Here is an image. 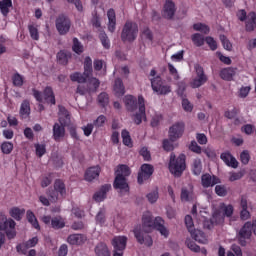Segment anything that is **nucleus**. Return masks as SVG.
I'll use <instances>...</instances> for the list:
<instances>
[{
  "mask_svg": "<svg viewBox=\"0 0 256 256\" xmlns=\"http://www.w3.org/2000/svg\"><path fill=\"white\" fill-rule=\"evenodd\" d=\"M142 228L146 233H149L151 229H156L159 233L167 239L169 237V229L165 227V220L161 216H157L153 220L151 212H145L142 216Z\"/></svg>",
  "mask_w": 256,
  "mask_h": 256,
  "instance_id": "1",
  "label": "nucleus"
},
{
  "mask_svg": "<svg viewBox=\"0 0 256 256\" xmlns=\"http://www.w3.org/2000/svg\"><path fill=\"white\" fill-rule=\"evenodd\" d=\"M185 161V154H180L178 157L175 155V153L170 154L168 169L170 173L174 175V177H181L183 175V171H185L187 168Z\"/></svg>",
  "mask_w": 256,
  "mask_h": 256,
  "instance_id": "2",
  "label": "nucleus"
},
{
  "mask_svg": "<svg viewBox=\"0 0 256 256\" xmlns=\"http://www.w3.org/2000/svg\"><path fill=\"white\" fill-rule=\"evenodd\" d=\"M139 35V25L136 22L127 20L122 28L121 41L123 43H133Z\"/></svg>",
  "mask_w": 256,
  "mask_h": 256,
  "instance_id": "3",
  "label": "nucleus"
},
{
  "mask_svg": "<svg viewBox=\"0 0 256 256\" xmlns=\"http://www.w3.org/2000/svg\"><path fill=\"white\" fill-rule=\"evenodd\" d=\"M17 226V223L12 218H7V216L3 213H0V231H3L11 241L12 239H15L17 237V230L15 227Z\"/></svg>",
  "mask_w": 256,
  "mask_h": 256,
  "instance_id": "4",
  "label": "nucleus"
},
{
  "mask_svg": "<svg viewBox=\"0 0 256 256\" xmlns=\"http://www.w3.org/2000/svg\"><path fill=\"white\" fill-rule=\"evenodd\" d=\"M157 75V70L152 69L150 71V83L153 91L157 93V95H169L171 93V86L167 84H163V79Z\"/></svg>",
  "mask_w": 256,
  "mask_h": 256,
  "instance_id": "5",
  "label": "nucleus"
},
{
  "mask_svg": "<svg viewBox=\"0 0 256 256\" xmlns=\"http://www.w3.org/2000/svg\"><path fill=\"white\" fill-rule=\"evenodd\" d=\"M256 235V220L245 222L238 232V241L241 247L247 246V240Z\"/></svg>",
  "mask_w": 256,
  "mask_h": 256,
  "instance_id": "6",
  "label": "nucleus"
},
{
  "mask_svg": "<svg viewBox=\"0 0 256 256\" xmlns=\"http://www.w3.org/2000/svg\"><path fill=\"white\" fill-rule=\"evenodd\" d=\"M69 125V122H65L63 119V116H60L59 123H54L53 125V139L56 141V143H59L61 139L65 138V127Z\"/></svg>",
  "mask_w": 256,
  "mask_h": 256,
  "instance_id": "7",
  "label": "nucleus"
},
{
  "mask_svg": "<svg viewBox=\"0 0 256 256\" xmlns=\"http://www.w3.org/2000/svg\"><path fill=\"white\" fill-rule=\"evenodd\" d=\"M195 71L197 76L191 81L190 87H192V89H199V87L205 85L208 78L207 75H205V70H203V67L197 65L195 66Z\"/></svg>",
  "mask_w": 256,
  "mask_h": 256,
  "instance_id": "8",
  "label": "nucleus"
},
{
  "mask_svg": "<svg viewBox=\"0 0 256 256\" xmlns=\"http://www.w3.org/2000/svg\"><path fill=\"white\" fill-rule=\"evenodd\" d=\"M134 237L140 245H146V247H151L153 245V238L150 235H145L141 229V225L136 226L133 229Z\"/></svg>",
  "mask_w": 256,
  "mask_h": 256,
  "instance_id": "9",
  "label": "nucleus"
},
{
  "mask_svg": "<svg viewBox=\"0 0 256 256\" xmlns=\"http://www.w3.org/2000/svg\"><path fill=\"white\" fill-rule=\"evenodd\" d=\"M56 29L59 35H67L71 29V20L65 15H60L56 19Z\"/></svg>",
  "mask_w": 256,
  "mask_h": 256,
  "instance_id": "10",
  "label": "nucleus"
},
{
  "mask_svg": "<svg viewBox=\"0 0 256 256\" xmlns=\"http://www.w3.org/2000/svg\"><path fill=\"white\" fill-rule=\"evenodd\" d=\"M155 168L151 164H142L140 168V172L138 173L137 181L139 185H143L145 181L151 179V175H153Z\"/></svg>",
  "mask_w": 256,
  "mask_h": 256,
  "instance_id": "11",
  "label": "nucleus"
},
{
  "mask_svg": "<svg viewBox=\"0 0 256 256\" xmlns=\"http://www.w3.org/2000/svg\"><path fill=\"white\" fill-rule=\"evenodd\" d=\"M183 133H185V123L176 122L169 129L170 141H177V139H181V137H183Z\"/></svg>",
  "mask_w": 256,
  "mask_h": 256,
  "instance_id": "12",
  "label": "nucleus"
},
{
  "mask_svg": "<svg viewBox=\"0 0 256 256\" xmlns=\"http://www.w3.org/2000/svg\"><path fill=\"white\" fill-rule=\"evenodd\" d=\"M139 112L134 115L133 121L136 125H141L144 121H147V114H145V98L138 96Z\"/></svg>",
  "mask_w": 256,
  "mask_h": 256,
  "instance_id": "13",
  "label": "nucleus"
},
{
  "mask_svg": "<svg viewBox=\"0 0 256 256\" xmlns=\"http://www.w3.org/2000/svg\"><path fill=\"white\" fill-rule=\"evenodd\" d=\"M114 189H119L120 195L123 196L125 193H129V184L127 183V178L121 175H116L114 183Z\"/></svg>",
  "mask_w": 256,
  "mask_h": 256,
  "instance_id": "14",
  "label": "nucleus"
},
{
  "mask_svg": "<svg viewBox=\"0 0 256 256\" xmlns=\"http://www.w3.org/2000/svg\"><path fill=\"white\" fill-rule=\"evenodd\" d=\"M39 243V238L33 237L26 242L20 243L16 246L17 253L21 255H27V251L31 249V247H35Z\"/></svg>",
  "mask_w": 256,
  "mask_h": 256,
  "instance_id": "15",
  "label": "nucleus"
},
{
  "mask_svg": "<svg viewBox=\"0 0 256 256\" xmlns=\"http://www.w3.org/2000/svg\"><path fill=\"white\" fill-rule=\"evenodd\" d=\"M175 11H177L175 2L166 0L163 7V17H165V19H173V17H175Z\"/></svg>",
  "mask_w": 256,
  "mask_h": 256,
  "instance_id": "16",
  "label": "nucleus"
},
{
  "mask_svg": "<svg viewBox=\"0 0 256 256\" xmlns=\"http://www.w3.org/2000/svg\"><path fill=\"white\" fill-rule=\"evenodd\" d=\"M112 247L115 251H125L127 247V236H115L112 239Z\"/></svg>",
  "mask_w": 256,
  "mask_h": 256,
  "instance_id": "17",
  "label": "nucleus"
},
{
  "mask_svg": "<svg viewBox=\"0 0 256 256\" xmlns=\"http://www.w3.org/2000/svg\"><path fill=\"white\" fill-rule=\"evenodd\" d=\"M101 174V167L92 166L88 168L84 174L85 181H94V179H99V175Z\"/></svg>",
  "mask_w": 256,
  "mask_h": 256,
  "instance_id": "18",
  "label": "nucleus"
},
{
  "mask_svg": "<svg viewBox=\"0 0 256 256\" xmlns=\"http://www.w3.org/2000/svg\"><path fill=\"white\" fill-rule=\"evenodd\" d=\"M190 235L194 241H197V243H201L202 245H207L209 243V240L207 239V234L199 229H194L190 231Z\"/></svg>",
  "mask_w": 256,
  "mask_h": 256,
  "instance_id": "19",
  "label": "nucleus"
},
{
  "mask_svg": "<svg viewBox=\"0 0 256 256\" xmlns=\"http://www.w3.org/2000/svg\"><path fill=\"white\" fill-rule=\"evenodd\" d=\"M108 18V31L110 33H115V29H117V15L115 14V9L110 8L107 11Z\"/></svg>",
  "mask_w": 256,
  "mask_h": 256,
  "instance_id": "20",
  "label": "nucleus"
},
{
  "mask_svg": "<svg viewBox=\"0 0 256 256\" xmlns=\"http://www.w3.org/2000/svg\"><path fill=\"white\" fill-rule=\"evenodd\" d=\"M220 159L225 162V165H227L228 167H232V169H237L239 167V162L229 152H223L220 155Z\"/></svg>",
  "mask_w": 256,
  "mask_h": 256,
  "instance_id": "21",
  "label": "nucleus"
},
{
  "mask_svg": "<svg viewBox=\"0 0 256 256\" xmlns=\"http://www.w3.org/2000/svg\"><path fill=\"white\" fill-rule=\"evenodd\" d=\"M111 191V184H105L101 186L100 190L96 192L93 196L94 201H97V203H101V201H105L107 198V193Z\"/></svg>",
  "mask_w": 256,
  "mask_h": 256,
  "instance_id": "22",
  "label": "nucleus"
},
{
  "mask_svg": "<svg viewBox=\"0 0 256 256\" xmlns=\"http://www.w3.org/2000/svg\"><path fill=\"white\" fill-rule=\"evenodd\" d=\"M181 201H195V192L193 191V186L183 187L180 194Z\"/></svg>",
  "mask_w": 256,
  "mask_h": 256,
  "instance_id": "23",
  "label": "nucleus"
},
{
  "mask_svg": "<svg viewBox=\"0 0 256 256\" xmlns=\"http://www.w3.org/2000/svg\"><path fill=\"white\" fill-rule=\"evenodd\" d=\"M201 183H202V187H204V189H207L209 187H213L215 185H217V183H219V178H217L216 176H210V174H203L201 177Z\"/></svg>",
  "mask_w": 256,
  "mask_h": 256,
  "instance_id": "24",
  "label": "nucleus"
},
{
  "mask_svg": "<svg viewBox=\"0 0 256 256\" xmlns=\"http://www.w3.org/2000/svg\"><path fill=\"white\" fill-rule=\"evenodd\" d=\"M71 57H73L71 52L67 50H60L56 55L57 63H59V65H64V66L68 65L69 59H71Z\"/></svg>",
  "mask_w": 256,
  "mask_h": 256,
  "instance_id": "25",
  "label": "nucleus"
},
{
  "mask_svg": "<svg viewBox=\"0 0 256 256\" xmlns=\"http://www.w3.org/2000/svg\"><path fill=\"white\" fill-rule=\"evenodd\" d=\"M256 28V13L255 12H250L248 14V18L245 21V31L247 33H252V31H255Z\"/></svg>",
  "mask_w": 256,
  "mask_h": 256,
  "instance_id": "26",
  "label": "nucleus"
},
{
  "mask_svg": "<svg viewBox=\"0 0 256 256\" xmlns=\"http://www.w3.org/2000/svg\"><path fill=\"white\" fill-rule=\"evenodd\" d=\"M43 99L46 101V103H49L50 105H55V92H53V88L51 86H47L43 90Z\"/></svg>",
  "mask_w": 256,
  "mask_h": 256,
  "instance_id": "27",
  "label": "nucleus"
},
{
  "mask_svg": "<svg viewBox=\"0 0 256 256\" xmlns=\"http://www.w3.org/2000/svg\"><path fill=\"white\" fill-rule=\"evenodd\" d=\"M237 73V68H224L220 71V77L224 81H233V77H235V74Z\"/></svg>",
  "mask_w": 256,
  "mask_h": 256,
  "instance_id": "28",
  "label": "nucleus"
},
{
  "mask_svg": "<svg viewBox=\"0 0 256 256\" xmlns=\"http://www.w3.org/2000/svg\"><path fill=\"white\" fill-rule=\"evenodd\" d=\"M54 190L62 198L66 197V195H67V187L65 186V182L62 179H56L55 180V182H54Z\"/></svg>",
  "mask_w": 256,
  "mask_h": 256,
  "instance_id": "29",
  "label": "nucleus"
},
{
  "mask_svg": "<svg viewBox=\"0 0 256 256\" xmlns=\"http://www.w3.org/2000/svg\"><path fill=\"white\" fill-rule=\"evenodd\" d=\"M96 256H111V251L109 247L104 242H100L96 245L95 249Z\"/></svg>",
  "mask_w": 256,
  "mask_h": 256,
  "instance_id": "30",
  "label": "nucleus"
},
{
  "mask_svg": "<svg viewBox=\"0 0 256 256\" xmlns=\"http://www.w3.org/2000/svg\"><path fill=\"white\" fill-rule=\"evenodd\" d=\"M13 7V0H0V12L3 17H7Z\"/></svg>",
  "mask_w": 256,
  "mask_h": 256,
  "instance_id": "31",
  "label": "nucleus"
},
{
  "mask_svg": "<svg viewBox=\"0 0 256 256\" xmlns=\"http://www.w3.org/2000/svg\"><path fill=\"white\" fill-rule=\"evenodd\" d=\"M114 93L117 97H123L125 95V85L121 78H117L114 82Z\"/></svg>",
  "mask_w": 256,
  "mask_h": 256,
  "instance_id": "32",
  "label": "nucleus"
},
{
  "mask_svg": "<svg viewBox=\"0 0 256 256\" xmlns=\"http://www.w3.org/2000/svg\"><path fill=\"white\" fill-rule=\"evenodd\" d=\"M67 242L70 245H83L85 243V237L82 234H72L68 236Z\"/></svg>",
  "mask_w": 256,
  "mask_h": 256,
  "instance_id": "33",
  "label": "nucleus"
},
{
  "mask_svg": "<svg viewBox=\"0 0 256 256\" xmlns=\"http://www.w3.org/2000/svg\"><path fill=\"white\" fill-rule=\"evenodd\" d=\"M124 103L128 111H135V109H137V98L134 96H125Z\"/></svg>",
  "mask_w": 256,
  "mask_h": 256,
  "instance_id": "34",
  "label": "nucleus"
},
{
  "mask_svg": "<svg viewBox=\"0 0 256 256\" xmlns=\"http://www.w3.org/2000/svg\"><path fill=\"white\" fill-rule=\"evenodd\" d=\"M20 115L24 118L27 119L29 115H31V104L29 103V100H24L21 103L20 106Z\"/></svg>",
  "mask_w": 256,
  "mask_h": 256,
  "instance_id": "35",
  "label": "nucleus"
},
{
  "mask_svg": "<svg viewBox=\"0 0 256 256\" xmlns=\"http://www.w3.org/2000/svg\"><path fill=\"white\" fill-rule=\"evenodd\" d=\"M220 212L222 213V215H224V217H233V213L235 211V208L233 207V205L231 204H225L222 203L220 204Z\"/></svg>",
  "mask_w": 256,
  "mask_h": 256,
  "instance_id": "36",
  "label": "nucleus"
},
{
  "mask_svg": "<svg viewBox=\"0 0 256 256\" xmlns=\"http://www.w3.org/2000/svg\"><path fill=\"white\" fill-rule=\"evenodd\" d=\"M26 217H27L28 223H30L32 227H34V229H37L38 231L41 229V226L39 225V221L37 220V217H35V213H33V211L28 210L26 212Z\"/></svg>",
  "mask_w": 256,
  "mask_h": 256,
  "instance_id": "37",
  "label": "nucleus"
},
{
  "mask_svg": "<svg viewBox=\"0 0 256 256\" xmlns=\"http://www.w3.org/2000/svg\"><path fill=\"white\" fill-rule=\"evenodd\" d=\"M87 79H89V76H86L85 72H75L70 75V80L74 83H86Z\"/></svg>",
  "mask_w": 256,
  "mask_h": 256,
  "instance_id": "38",
  "label": "nucleus"
},
{
  "mask_svg": "<svg viewBox=\"0 0 256 256\" xmlns=\"http://www.w3.org/2000/svg\"><path fill=\"white\" fill-rule=\"evenodd\" d=\"M115 175H121V177H124L125 179L131 175V168L125 164H120L117 167V170L115 171Z\"/></svg>",
  "mask_w": 256,
  "mask_h": 256,
  "instance_id": "39",
  "label": "nucleus"
},
{
  "mask_svg": "<svg viewBox=\"0 0 256 256\" xmlns=\"http://www.w3.org/2000/svg\"><path fill=\"white\" fill-rule=\"evenodd\" d=\"M51 227L56 231L65 227V220L61 216H56L51 220Z\"/></svg>",
  "mask_w": 256,
  "mask_h": 256,
  "instance_id": "40",
  "label": "nucleus"
},
{
  "mask_svg": "<svg viewBox=\"0 0 256 256\" xmlns=\"http://www.w3.org/2000/svg\"><path fill=\"white\" fill-rule=\"evenodd\" d=\"M84 75L89 77L93 75V60L89 56L84 59Z\"/></svg>",
  "mask_w": 256,
  "mask_h": 256,
  "instance_id": "41",
  "label": "nucleus"
},
{
  "mask_svg": "<svg viewBox=\"0 0 256 256\" xmlns=\"http://www.w3.org/2000/svg\"><path fill=\"white\" fill-rule=\"evenodd\" d=\"M23 215H25V209H21L19 207H13L10 210V216L16 221H21V219H23Z\"/></svg>",
  "mask_w": 256,
  "mask_h": 256,
  "instance_id": "42",
  "label": "nucleus"
},
{
  "mask_svg": "<svg viewBox=\"0 0 256 256\" xmlns=\"http://www.w3.org/2000/svg\"><path fill=\"white\" fill-rule=\"evenodd\" d=\"M122 143L126 147H133V140L131 139V134L127 130H122L121 132Z\"/></svg>",
  "mask_w": 256,
  "mask_h": 256,
  "instance_id": "43",
  "label": "nucleus"
},
{
  "mask_svg": "<svg viewBox=\"0 0 256 256\" xmlns=\"http://www.w3.org/2000/svg\"><path fill=\"white\" fill-rule=\"evenodd\" d=\"M191 39L196 47H203V45H205V37L199 33L193 34Z\"/></svg>",
  "mask_w": 256,
  "mask_h": 256,
  "instance_id": "44",
  "label": "nucleus"
},
{
  "mask_svg": "<svg viewBox=\"0 0 256 256\" xmlns=\"http://www.w3.org/2000/svg\"><path fill=\"white\" fill-rule=\"evenodd\" d=\"M212 221H214V225H223L225 223V216L221 211H216L212 215Z\"/></svg>",
  "mask_w": 256,
  "mask_h": 256,
  "instance_id": "45",
  "label": "nucleus"
},
{
  "mask_svg": "<svg viewBox=\"0 0 256 256\" xmlns=\"http://www.w3.org/2000/svg\"><path fill=\"white\" fill-rule=\"evenodd\" d=\"M25 82V78L18 72L12 75V83L14 87H23V83Z\"/></svg>",
  "mask_w": 256,
  "mask_h": 256,
  "instance_id": "46",
  "label": "nucleus"
},
{
  "mask_svg": "<svg viewBox=\"0 0 256 256\" xmlns=\"http://www.w3.org/2000/svg\"><path fill=\"white\" fill-rule=\"evenodd\" d=\"M194 31H200V33H203L204 35H209V31L211 29L207 26V24L203 23H195L193 24Z\"/></svg>",
  "mask_w": 256,
  "mask_h": 256,
  "instance_id": "47",
  "label": "nucleus"
},
{
  "mask_svg": "<svg viewBox=\"0 0 256 256\" xmlns=\"http://www.w3.org/2000/svg\"><path fill=\"white\" fill-rule=\"evenodd\" d=\"M0 148L4 155H11V153H13L14 146L13 143L5 141L1 144Z\"/></svg>",
  "mask_w": 256,
  "mask_h": 256,
  "instance_id": "48",
  "label": "nucleus"
},
{
  "mask_svg": "<svg viewBox=\"0 0 256 256\" xmlns=\"http://www.w3.org/2000/svg\"><path fill=\"white\" fill-rule=\"evenodd\" d=\"M98 103L100 107H107L109 105V95L105 92H102L98 95Z\"/></svg>",
  "mask_w": 256,
  "mask_h": 256,
  "instance_id": "49",
  "label": "nucleus"
},
{
  "mask_svg": "<svg viewBox=\"0 0 256 256\" xmlns=\"http://www.w3.org/2000/svg\"><path fill=\"white\" fill-rule=\"evenodd\" d=\"M99 39L104 47V49H110L111 48V41L109 40V37L105 32H101L99 34Z\"/></svg>",
  "mask_w": 256,
  "mask_h": 256,
  "instance_id": "50",
  "label": "nucleus"
},
{
  "mask_svg": "<svg viewBox=\"0 0 256 256\" xmlns=\"http://www.w3.org/2000/svg\"><path fill=\"white\" fill-rule=\"evenodd\" d=\"M201 171H203V165L199 159L193 161L192 164V173L195 175H201Z\"/></svg>",
  "mask_w": 256,
  "mask_h": 256,
  "instance_id": "51",
  "label": "nucleus"
},
{
  "mask_svg": "<svg viewBox=\"0 0 256 256\" xmlns=\"http://www.w3.org/2000/svg\"><path fill=\"white\" fill-rule=\"evenodd\" d=\"M72 51L77 55H81V53H83V44H81L77 38H73Z\"/></svg>",
  "mask_w": 256,
  "mask_h": 256,
  "instance_id": "52",
  "label": "nucleus"
},
{
  "mask_svg": "<svg viewBox=\"0 0 256 256\" xmlns=\"http://www.w3.org/2000/svg\"><path fill=\"white\" fill-rule=\"evenodd\" d=\"M59 113L63 115L62 118L66 123H71V114H69V110L65 106H59Z\"/></svg>",
  "mask_w": 256,
  "mask_h": 256,
  "instance_id": "53",
  "label": "nucleus"
},
{
  "mask_svg": "<svg viewBox=\"0 0 256 256\" xmlns=\"http://www.w3.org/2000/svg\"><path fill=\"white\" fill-rule=\"evenodd\" d=\"M28 31L30 33L31 39H33L34 41H39V30L37 29V27H35L34 25H29Z\"/></svg>",
  "mask_w": 256,
  "mask_h": 256,
  "instance_id": "54",
  "label": "nucleus"
},
{
  "mask_svg": "<svg viewBox=\"0 0 256 256\" xmlns=\"http://www.w3.org/2000/svg\"><path fill=\"white\" fill-rule=\"evenodd\" d=\"M185 243L190 251H193L194 253H199L201 251V247H199L193 240L187 239Z\"/></svg>",
  "mask_w": 256,
  "mask_h": 256,
  "instance_id": "55",
  "label": "nucleus"
},
{
  "mask_svg": "<svg viewBox=\"0 0 256 256\" xmlns=\"http://www.w3.org/2000/svg\"><path fill=\"white\" fill-rule=\"evenodd\" d=\"M220 41L224 47V49H226V51H231L233 49V44H231V41H229V39H227V36L225 35H220Z\"/></svg>",
  "mask_w": 256,
  "mask_h": 256,
  "instance_id": "56",
  "label": "nucleus"
},
{
  "mask_svg": "<svg viewBox=\"0 0 256 256\" xmlns=\"http://www.w3.org/2000/svg\"><path fill=\"white\" fill-rule=\"evenodd\" d=\"M173 143H175V141H171V139H164L162 142V147L164 151H167L168 153L170 151H173V149H175V146L173 145Z\"/></svg>",
  "mask_w": 256,
  "mask_h": 256,
  "instance_id": "57",
  "label": "nucleus"
},
{
  "mask_svg": "<svg viewBox=\"0 0 256 256\" xmlns=\"http://www.w3.org/2000/svg\"><path fill=\"white\" fill-rule=\"evenodd\" d=\"M215 193L218 197H226L227 195V186L225 185H216L215 186Z\"/></svg>",
  "mask_w": 256,
  "mask_h": 256,
  "instance_id": "58",
  "label": "nucleus"
},
{
  "mask_svg": "<svg viewBox=\"0 0 256 256\" xmlns=\"http://www.w3.org/2000/svg\"><path fill=\"white\" fill-rule=\"evenodd\" d=\"M34 147L36 149L37 157H43V155L47 153V148L45 147V144H35Z\"/></svg>",
  "mask_w": 256,
  "mask_h": 256,
  "instance_id": "59",
  "label": "nucleus"
},
{
  "mask_svg": "<svg viewBox=\"0 0 256 256\" xmlns=\"http://www.w3.org/2000/svg\"><path fill=\"white\" fill-rule=\"evenodd\" d=\"M189 149L192 151V153H196L197 155H201L202 148H201V146H199V144H197V141L192 140L190 145H189Z\"/></svg>",
  "mask_w": 256,
  "mask_h": 256,
  "instance_id": "60",
  "label": "nucleus"
},
{
  "mask_svg": "<svg viewBox=\"0 0 256 256\" xmlns=\"http://www.w3.org/2000/svg\"><path fill=\"white\" fill-rule=\"evenodd\" d=\"M147 199L149 203H157V199H159V190H154L147 194Z\"/></svg>",
  "mask_w": 256,
  "mask_h": 256,
  "instance_id": "61",
  "label": "nucleus"
},
{
  "mask_svg": "<svg viewBox=\"0 0 256 256\" xmlns=\"http://www.w3.org/2000/svg\"><path fill=\"white\" fill-rule=\"evenodd\" d=\"M106 122H107V117H105V115H100L96 120H94L93 126L97 128L103 127V125H105Z\"/></svg>",
  "mask_w": 256,
  "mask_h": 256,
  "instance_id": "62",
  "label": "nucleus"
},
{
  "mask_svg": "<svg viewBox=\"0 0 256 256\" xmlns=\"http://www.w3.org/2000/svg\"><path fill=\"white\" fill-rule=\"evenodd\" d=\"M94 127L95 126L92 123H88L86 126L81 127L85 137H90L91 133H93Z\"/></svg>",
  "mask_w": 256,
  "mask_h": 256,
  "instance_id": "63",
  "label": "nucleus"
},
{
  "mask_svg": "<svg viewBox=\"0 0 256 256\" xmlns=\"http://www.w3.org/2000/svg\"><path fill=\"white\" fill-rule=\"evenodd\" d=\"M142 37H144L145 39H147L148 41H153V32L151 31V29H149V27H145L142 31Z\"/></svg>",
  "mask_w": 256,
  "mask_h": 256,
  "instance_id": "64",
  "label": "nucleus"
}]
</instances>
